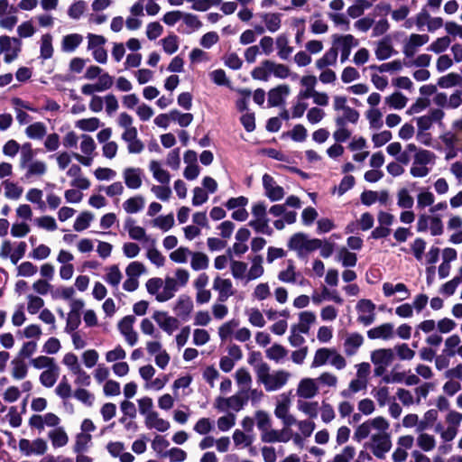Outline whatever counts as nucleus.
Returning <instances> with one entry per match:
<instances>
[{
	"label": "nucleus",
	"instance_id": "7c9ffc66",
	"mask_svg": "<svg viewBox=\"0 0 462 462\" xmlns=\"http://www.w3.org/2000/svg\"><path fill=\"white\" fill-rule=\"evenodd\" d=\"M300 85L303 87L298 93L297 98L308 99L310 98L316 92L315 87L318 83V79L313 75H305L300 78Z\"/></svg>",
	"mask_w": 462,
	"mask_h": 462
},
{
	"label": "nucleus",
	"instance_id": "bf43d9fd",
	"mask_svg": "<svg viewBox=\"0 0 462 462\" xmlns=\"http://www.w3.org/2000/svg\"><path fill=\"white\" fill-rule=\"evenodd\" d=\"M383 292L385 297H391L396 292H402L404 296L401 300H405L410 296V292L404 283L393 284L384 282L383 284Z\"/></svg>",
	"mask_w": 462,
	"mask_h": 462
},
{
	"label": "nucleus",
	"instance_id": "f257e3e1",
	"mask_svg": "<svg viewBox=\"0 0 462 462\" xmlns=\"http://www.w3.org/2000/svg\"><path fill=\"white\" fill-rule=\"evenodd\" d=\"M255 372L258 382L263 383L268 392L281 389L291 377V374L285 370L270 373V366L264 362H261L255 366Z\"/></svg>",
	"mask_w": 462,
	"mask_h": 462
},
{
	"label": "nucleus",
	"instance_id": "3c124183",
	"mask_svg": "<svg viewBox=\"0 0 462 462\" xmlns=\"http://www.w3.org/2000/svg\"><path fill=\"white\" fill-rule=\"evenodd\" d=\"M384 102L393 109L401 110L407 106L408 98L401 92H393L385 97Z\"/></svg>",
	"mask_w": 462,
	"mask_h": 462
},
{
	"label": "nucleus",
	"instance_id": "603ef678",
	"mask_svg": "<svg viewBox=\"0 0 462 462\" xmlns=\"http://www.w3.org/2000/svg\"><path fill=\"white\" fill-rule=\"evenodd\" d=\"M47 134V127L42 122H36L28 125L25 129V134L28 138L41 140Z\"/></svg>",
	"mask_w": 462,
	"mask_h": 462
},
{
	"label": "nucleus",
	"instance_id": "c03bdc74",
	"mask_svg": "<svg viewBox=\"0 0 462 462\" xmlns=\"http://www.w3.org/2000/svg\"><path fill=\"white\" fill-rule=\"evenodd\" d=\"M48 437L51 441L53 448H58L64 447L69 442V437L63 428H55L49 431Z\"/></svg>",
	"mask_w": 462,
	"mask_h": 462
},
{
	"label": "nucleus",
	"instance_id": "052dcab7",
	"mask_svg": "<svg viewBox=\"0 0 462 462\" xmlns=\"http://www.w3.org/2000/svg\"><path fill=\"white\" fill-rule=\"evenodd\" d=\"M146 257L157 267H162L164 265L165 257L155 247V240H151V245L148 246L146 250Z\"/></svg>",
	"mask_w": 462,
	"mask_h": 462
},
{
	"label": "nucleus",
	"instance_id": "20e7f679",
	"mask_svg": "<svg viewBox=\"0 0 462 462\" xmlns=\"http://www.w3.org/2000/svg\"><path fill=\"white\" fill-rule=\"evenodd\" d=\"M356 376L353 378L347 387L340 392L341 397L352 399L356 393L365 390L368 384L371 374V365L367 362H362L355 365Z\"/></svg>",
	"mask_w": 462,
	"mask_h": 462
},
{
	"label": "nucleus",
	"instance_id": "b1692460",
	"mask_svg": "<svg viewBox=\"0 0 462 462\" xmlns=\"http://www.w3.org/2000/svg\"><path fill=\"white\" fill-rule=\"evenodd\" d=\"M151 406H140V411L146 415V425L148 428L156 429L159 431H165L169 429L170 424L167 420L159 418L157 413L150 411Z\"/></svg>",
	"mask_w": 462,
	"mask_h": 462
},
{
	"label": "nucleus",
	"instance_id": "a19ab883",
	"mask_svg": "<svg viewBox=\"0 0 462 462\" xmlns=\"http://www.w3.org/2000/svg\"><path fill=\"white\" fill-rule=\"evenodd\" d=\"M337 50L331 47L321 58L315 61V66L318 69H324L330 66H334L337 64Z\"/></svg>",
	"mask_w": 462,
	"mask_h": 462
},
{
	"label": "nucleus",
	"instance_id": "a18cd8bd",
	"mask_svg": "<svg viewBox=\"0 0 462 462\" xmlns=\"http://www.w3.org/2000/svg\"><path fill=\"white\" fill-rule=\"evenodd\" d=\"M59 376L60 367L59 365H56L48 370L42 371L40 374L39 380L43 386L51 388L56 383Z\"/></svg>",
	"mask_w": 462,
	"mask_h": 462
},
{
	"label": "nucleus",
	"instance_id": "49530a36",
	"mask_svg": "<svg viewBox=\"0 0 462 462\" xmlns=\"http://www.w3.org/2000/svg\"><path fill=\"white\" fill-rule=\"evenodd\" d=\"M271 75V60H269L261 62V64L255 67L251 72V76L254 79L263 81H268Z\"/></svg>",
	"mask_w": 462,
	"mask_h": 462
},
{
	"label": "nucleus",
	"instance_id": "5701e85b",
	"mask_svg": "<svg viewBox=\"0 0 462 462\" xmlns=\"http://www.w3.org/2000/svg\"><path fill=\"white\" fill-rule=\"evenodd\" d=\"M319 393V385L313 378H303L299 382L296 395L302 399H311Z\"/></svg>",
	"mask_w": 462,
	"mask_h": 462
},
{
	"label": "nucleus",
	"instance_id": "c9c22d12",
	"mask_svg": "<svg viewBox=\"0 0 462 462\" xmlns=\"http://www.w3.org/2000/svg\"><path fill=\"white\" fill-rule=\"evenodd\" d=\"M278 280L284 283H297L298 278L300 277V273L296 271V267L292 260L287 261V267L278 273Z\"/></svg>",
	"mask_w": 462,
	"mask_h": 462
},
{
	"label": "nucleus",
	"instance_id": "9d476101",
	"mask_svg": "<svg viewBox=\"0 0 462 462\" xmlns=\"http://www.w3.org/2000/svg\"><path fill=\"white\" fill-rule=\"evenodd\" d=\"M17 23V8L8 0H0V27L11 31Z\"/></svg>",
	"mask_w": 462,
	"mask_h": 462
},
{
	"label": "nucleus",
	"instance_id": "6ab92c4d",
	"mask_svg": "<svg viewBox=\"0 0 462 462\" xmlns=\"http://www.w3.org/2000/svg\"><path fill=\"white\" fill-rule=\"evenodd\" d=\"M263 186L265 196L271 201L281 200L285 195L283 188L278 185L274 179L267 173L263 176Z\"/></svg>",
	"mask_w": 462,
	"mask_h": 462
},
{
	"label": "nucleus",
	"instance_id": "473e14b6",
	"mask_svg": "<svg viewBox=\"0 0 462 462\" xmlns=\"http://www.w3.org/2000/svg\"><path fill=\"white\" fill-rule=\"evenodd\" d=\"M360 117L359 112L349 106L346 109L337 112L335 116V125H347L348 123L356 125Z\"/></svg>",
	"mask_w": 462,
	"mask_h": 462
},
{
	"label": "nucleus",
	"instance_id": "4468645a",
	"mask_svg": "<svg viewBox=\"0 0 462 462\" xmlns=\"http://www.w3.org/2000/svg\"><path fill=\"white\" fill-rule=\"evenodd\" d=\"M153 320L159 328L168 335H172L180 327V321L177 318L171 316L166 311L156 310L152 313Z\"/></svg>",
	"mask_w": 462,
	"mask_h": 462
},
{
	"label": "nucleus",
	"instance_id": "1a4fd4ad",
	"mask_svg": "<svg viewBox=\"0 0 462 462\" xmlns=\"http://www.w3.org/2000/svg\"><path fill=\"white\" fill-rule=\"evenodd\" d=\"M358 44V40L352 34L333 35L332 47L337 50V53L340 52V60L342 63L348 60L352 49L356 47Z\"/></svg>",
	"mask_w": 462,
	"mask_h": 462
},
{
	"label": "nucleus",
	"instance_id": "0e129e2a",
	"mask_svg": "<svg viewBox=\"0 0 462 462\" xmlns=\"http://www.w3.org/2000/svg\"><path fill=\"white\" fill-rule=\"evenodd\" d=\"M190 266L194 271L205 270L208 267L209 259L201 252H191Z\"/></svg>",
	"mask_w": 462,
	"mask_h": 462
},
{
	"label": "nucleus",
	"instance_id": "39448f33",
	"mask_svg": "<svg viewBox=\"0 0 462 462\" xmlns=\"http://www.w3.org/2000/svg\"><path fill=\"white\" fill-rule=\"evenodd\" d=\"M288 247L295 251L299 256H303L321 247V240L310 239L304 233H296L289 239Z\"/></svg>",
	"mask_w": 462,
	"mask_h": 462
},
{
	"label": "nucleus",
	"instance_id": "37998d69",
	"mask_svg": "<svg viewBox=\"0 0 462 462\" xmlns=\"http://www.w3.org/2000/svg\"><path fill=\"white\" fill-rule=\"evenodd\" d=\"M105 271L106 274L104 279L106 283L111 287L117 289L123 278V274L119 267L116 264H113L106 267Z\"/></svg>",
	"mask_w": 462,
	"mask_h": 462
},
{
	"label": "nucleus",
	"instance_id": "e2e57ef3",
	"mask_svg": "<svg viewBox=\"0 0 462 462\" xmlns=\"http://www.w3.org/2000/svg\"><path fill=\"white\" fill-rule=\"evenodd\" d=\"M460 284H462V265L457 269L453 279L442 285L441 292L448 296L453 295Z\"/></svg>",
	"mask_w": 462,
	"mask_h": 462
},
{
	"label": "nucleus",
	"instance_id": "7ed1b4c3",
	"mask_svg": "<svg viewBox=\"0 0 462 462\" xmlns=\"http://www.w3.org/2000/svg\"><path fill=\"white\" fill-rule=\"evenodd\" d=\"M329 365L336 370H344L347 365L346 357L334 347L318 348L313 355L311 368H319Z\"/></svg>",
	"mask_w": 462,
	"mask_h": 462
},
{
	"label": "nucleus",
	"instance_id": "c756f323",
	"mask_svg": "<svg viewBox=\"0 0 462 462\" xmlns=\"http://www.w3.org/2000/svg\"><path fill=\"white\" fill-rule=\"evenodd\" d=\"M292 438V431L286 426V428L276 430H270L269 431L262 434V439L264 442L272 443V442H288Z\"/></svg>",
	"mask_w": 462,
	"mask_h": 462
},
{
	"label": "nucleus",
	"instance_id": "338daca9",
	"mask_svg": "<svg viewBox=\"0 0 462 462\" xmlns=\"http://www.w3.org/2000/svg\"><path fill=\"white\" fill-rule=\"evenodd\" d=\"M236 381L238 384L241 393H245L246 390H249V387L252 383V377L250 373L245 368H239L236 370Z\"/></svg>",
	"mask_w": 462,
	"mask_h": 462
},
{
	"label": "nucleus",
	"instance_id": "de8ad7c7",
	"mask_svg": "<svg viewBox=\"0 0 462 462\" xmlns=\"http://www.w3.org/2000/svg\"><path fill=\"white\" fill-rule=\"evenodd\" d=\"M336 259L340 262L344 267H354L357 262L356 254L348 251V249L344 246L337 250Z\"/></svg>",
	"mask_w": 462,
	"mask_h": 462
},
{
	"label": "nucleus",
	"instance_id": "79ce46f5",
	"mask_svg": "<svg viewBox=\"0 0 462 462\" xmlns=\"http://www.w3.org/2000/svg\"><path fill=\"white\" fill-rule=\"evenodd\" d=\"M193 301L187 295H180L174 306V310L179 316L187 317L193 310Z\"/></svg>",
	"mask_w": 462,
	"mask_h": 462
},
{
	"label": "nucleus",
	"instance_id": "aec40b11",
	"mask_svg": "<svg viewBox=\"0 0 462 462\" xmlns=\"http://www.w3.org/2000/svg\"><path fill=\"white\" fill-rule=\"evenodd\" d=\"M114 83L113 77H111L108 73H103L98 81L95 84H85L81 87V92L87 96H95L96 92H103L109 89Z\"/></svg>",
	"mask_w": 462,
	"mask_h": 462
},
{
	"label": "nucleus",
	"instance_id": "cd10ccee",
	"mask_svg": "<svg viewBox=\"0 0 462 462\" xmlns=\"http://www.w3.org/2000/svg\"><path fill=\"white\" fill-rule=\"evenodd\" d=\"M394 336V327L392 323H383L367 331L370 339L390 340Z\"/></svg>",
	"mask_w": 462,
	"mask_h": 462
},
{
	"label": "nucleus",
	"instance_id": "393cba45",
	"mask_svg": "<svg viewBox=\"0 0 462 462\" xmlns=\"http://www.w3.org/2000/svg\"><path fill=\"white\" fill-rule=\"evenodd\" d=\"M396 53L392 40L386 36L374 43V55L379 60H385Z\"/></svg>",
	"mask_w": 462,
	"mask_h": 462
},
{
	"label": "nucleus",
	"instance_id": "58836bf2",
	"mask_svg": "<svg viewBox=\"0 0 462 462\" xmlns=\"http://www.w3.org/2000/svg\"><path fill=\"white\" fill-rule=\"evenodd\" d=\"M144 205V198L141 195H136L125 200L123 208L127 214H136L143 209Z\"/></svg>",
	"mask_w": 462,
	"mask_h": 462
},
{
	"label": "nucleus",
	"instance_id": "4be33fe9",
	"mask_svg": "<svg viewBox=\"0 0 462 462\" xmlns=\"http://www.w3.org/2000/svg\"><path fill=\"white\" fill-rule=\"evenodd\" d=\"M429 41L430 37L427 34H411L403 45V54L406 57H412L416 53L417 50L426 44Z\"/></svg>",
	"mask_w": 462,
	"mask_h": 462
},
{
	"label": "nucleus",
	"instance_id": "f03ea898",
	"mask_svg": "<svg viewBox=\"0 0 462 462\" xmlns=\"http://www.w3.org/2000/svg\"><path fill=\"white\" fill-rule=\"evenodd\" d=\"M19 165L22 170H24V177L27 180L44 176L48 169L44 161L34 159V152L30 143L23 145Z\"/></svg>",
	"mask_w": 462,
	"mask_h": 462
},
{
	"label": "nucleus",
	"instance_id": "72a5a7b5",
	"mask_svg": "<svg viewBox=\"0 0 462 462\" xmlns=\"http://www.w3.org/2000/svg\"><path fill=\"white\" fill-rule=\"evenodd\" d=\"M83 42V36L79 33H69L62 37L60 49L63 52L71 53Z\"/></svg>",
	"mask_w": 462,
	"mask_h": 462
},
{
	"label": "nucleus",
	"instance_id": "a878e982",
	"mask_svg": "<svg viewBox=\"0 0 462 462\" xmlns=\"http://www.w3.org/2000/svg\"><path fill=\"white\" fill-rule=\"evenodd\" d=\"M364 337L360 333L346 334L343 344L345 355L347 356H355L364 344Z\"/></svg>",
	"mask_w": 462,
	"mask_h": 462
},
{
	"label": "nucleus",
	"instance_id": "2eb2a0df",
	"mask_svg": "<svg viewBox=\"0 0 462 462\" xmlns=\"http://www.w3.org/2000/svg\"><path fill=\"white\" fill-rule=\"evenodd\" d=\"M392 442L390 436L385 430L378 431L372 435L371 448L375 457L383 458L384 455L391 449Z\"/></svg>",
	"mask_w": 462,
	"mask_h": 462
},
{
	"label": "nucleus",
	"instance_id": "6e6d98bb",
	"mask_svg": "<svg viewBox=\"0 0 462 462\" xmlns=\"http://www.w3.org/2000/svg\"><path fill=\"white\" fill-rule=\"evenodd\" d=\"M263 257L261 255H256L253 258L251 267L248 270L246 275L247 281L258 279L263 276Z\"/></svg>",
	"mask_w": 462,
	"mask_h": 462
},
{
	"label": "nucleus",
	"instance_id": "c85d7f7f",
	"mask_svg": "<svg viewBox=\"0 0 462 462\" xmlns=\"http://www.w3.org/2000/svg\"><path fill=\"white\" fill-rule=\"evenodd\" d=\"M291 88L288 85L282 84L272 88L268 92V103L270 106H277L284 102L290 95Z\"/></svg>",
	"mask_w": 462,
	"mask_h": 462
},
{
	"label": "nucleus",
	"instance_id": "bb28decb",
	"mask_svg": "<svg viewBox=\"0 0 462 462\" xmlns=\"http://www.w3.org/2000/svg\"><path fill=\"white\" fill-rule=\"evenodd\" d=\"M124 228L127 231L128 236L133 240L148 242L149 236L143 227L137 226L135 220L132 217H127L124 223Z\"/></svg>",
	"mask_w": 462,
	"mask_h": 462
},
{
	"label": "nucleus",
	"instance_id": "774afa93",
	"mask_svg": "<svg viewBox=\"0 0 462 462\" xmlns=\"http://www.w3.org/2000/svg\"><path fill=\"white\" fill-rule=\"evenodd\" d=\"M11 374L14 379L22 380L27 375L28 367L23 359L14 358L11 362Z\"/></svg>",
	"mask_w": 462,
	"mask_h": 462
},
{
	"label": "nucleus",
	"instance_id": "13d9d810",
	"mask_svg": "<svg viewBox=\"0 0 462 462\" xmlns=\"http://www.w3.org/2000/svg\"><path fill=\"white\" fill-rule=\"evenodd\" d=\"M52 35L45 33L41 38L40 54L43 60H49L53 55Z\"/></svg>",
	"mask_w": 462,
	"mask_h": 462
},
{
	"label": "nucleus",
	"instance_id": "f3484780",
	"mask_svg": "<svg viewBox=\"0 0 462 462\" xmlns=\"http://www.w3.org/2000/svg\"><path fill=\"white\" fill-rule=\"evenodd\" d=\"M213 290L217 292V300L220 302L226 301L236 291L233 282L229 278H223L219 275L215 277L213 281Z\"/></svg>",
	"mask_w": 462,
	"mask_h": 462
},
{
	"label": "nucleus",
	"instance_id": "ddd939ff",
	"mask_svg": "<svg viewBox=\"0 0 462 462\" xmlns=\"http://www.w3.org/2000/svg\"><path fill=\"white\" fill-rule=\"evenodd\" d=\"M389 425L386 420L382 417H377L374 420H369L362 423L355 431L354 439L357 441H361L366 439L372 429L377 430L378 431L386 430Z\"/></svg>",
	"mask_w": 462,
	"mask_h": 462
},
{
	"label": "nucleus",
	"instance_id": "dca6fc26",
	"mask_svg": "<svg viewBox=\"0 0 462 462\" xmlns=\"http://www.w3.org/2000/svg\"><path fill=\"white\" fill-rule=\"evenodd\" d=\"M48 446L47 442L42 439H36L34 440H29L26 439H22L19 441V449L20 451L29 457V456H42L44 455L47 451Z\"/></svg>",
	"mask_w": 462,
	"mask_h": 462
},
{
	"label": "nucleus",
	"instance_id": "4d7b16f0",
	"mask_svg": "<svg viewBox=\"0 0 462 462\" xmlns=\"http://www.w3.org/2000/svg\"><path fill=\"white\" fill-rule=\"evenodd\" d=\"M276 45L278 49V56L283 60H288L293 51V48L289 45L288 37L283 34L279 35L276 38Z\"/></svg>",
	"mask_w": 462,
	"mask_h": 462
},
{
	"label": "nucleus",
	"instance_id": "ea45409f",
	"mask_svg": "<svg viewBox=\"0 0 462 462\" xmlns=\"http://www.w3.org/2000/svg\"><path fill=\"white\" fill-rule=\"evenodd\" d=\"M435 200L436 197L434 193L429 189L422 188L420 189L416 197L417 208L424 210L426 208H430Z\"/></svg>",
	"mask_w": 462,
	"mask_h": 462
},
{
	"label": "nucleus",
	"instance_id": "f8f14e48",
	"mask_svg": "<svg viewBox=\"0 0 462 462\" xmlns=\"http://www.w3.org/2000/svg\"><path fill=\"white\" fill-rule=\"evenodd\" d=\"M259 17L262 22L264 23L263 25L254 26L255 32L258 34L263 33L265 31L269 32L274 33L278 32L282 27V14L280 13H261L259 14Z\"/></svg>",
	"mask_w": 462,
	"mask_h": 462
},
{
	"label": "nucleus",
	"instance_id": "412c9836",
	"mask_svg": "<svg viewBox=\"0 0 462 462\" xmlns=\"http://www.w3.org/2000/svg\"><path fill=\"white\" fill-rule=\"evenodd\" d=\"M122 176L125 186L130 189H138L143 185V171L137 167H126Z\"/></svg>",
	"mask_w": 462,
	"mask_h": 462
},
{
	"label": "nucleus",
	"instance_id": "0eeeda50",
	"mask_svg": "<svg viewBox=\"0 0 462 462\" xmlns=\"http://www.w3.org/2000/svg\"><path fill=\"white\" fill-rule=\"evenodd\" d=\"M394 357V352L391 348L374 350L371 353V362L374 365V374L377 376L383 375L387 367L393 362Z\"/></svg>",
	"mask_w": 462,
	"mask_h": 462
},
{
	"label": "nucleus",
	"instance_id": "9b49d317",
	"mask_svg": "<svg viewBox=\"0 0 462 462\" xmlns=\"http://www.w3.org/2000/svg\"><path fill=\"white\" fill-rule=\"evenodd\" d=\"M375 305L370 300L362 299L356 304L357 321L364 325L369 326L375 321Z\"/></svg>",
	"mask_w": 462,
	"mask_h": 462
},
{
	"label": "nucleus",
	"instance_id": "6e6552de",
	"mask_svg": "<svg viewBox=\"0 0 462 462\" xmlns=\"http://www.w3.org/2000/svg\"><path fill=\"white\" fill-rule=\"evenodd\" d=\"M22 50V42L15 37L0 36V52L4 54V60L11 63L16 60Z\"/></svg>",
	"mask_w": 462,
	"mask_h": 462
},
{
	"label": "nucleus",
	"instance_id": "4c0bfd02",
	"mask_svg": "<svg viewBox=\"0 0 462 462\" xmlns=\"http://www.w3.org/2000/svg\"><path fill=\"white\" fill-rule=\"evenodd\" d=\"M316 314L310 310L301 311L299 314V323L293 325L298 328L301 333L308 334L310 327L316 322Z\"/></svg>",
	"mask_w": 462,
	"mask_h": 462
},
{
	"label": "nucleus",
	"instance_id": "8fccbe9b",
	"mask_svg": "<svg viewBox=\"0 0 462 462\" xmlns=\"http://www.w3.org/2000/svg\"><path fill=\"white\" fill-rule=\"evenodd\" d=\"M422 17H425L427 30L430 32L440 29L444 24V21L441 17H430L427 13H420L416 17L417 24L419 26L421 25L420 18Z\"/></svg>",
	"mask_w": 462,
	"mask_h": 462
},
{
	"label": "nucleus",
	"instance_id": "2f4dec72",
	"mask_svg": "<svg viewBox=\"0 0 462 462\" xmlns=\"http://www.w3.org/2000/svg\"><path fill=\"white\" fill-rule=\"evenodd\" d=\"M378 201L382 205H386L389 201V193L387 190L373 191L366 190L361 194V202L364 205L371 206Z\"/></svg>",
	"mask_w": 462,
	"mask_h": 462
},
{
	"label": "nucleus",
	"instance_id": "f704fd0d",
	"mask_svg": "<svg viewBox=\"0 0 462 462\" xmlns=\"http://www.w3.org/2000/svg\"><path fill=\"white\" fill-rule=\"evenodd\" d=\"M180 286L176 283V282L171 277H166L163 285L162 291L160 294H157V300L160 302H164L174 297L175 292L179 290Z\"/></svg>",
	"mask_w": 462,
	"mask_h": 462
},
{
	"label": "nucleus",
	"instance_id": "a211bd4d",
	"mask_svg": "<svg viewBox=\"0 0 462 462\" xmlns=\"http://www.w3.org/2000/svg\"><path fill=\"white\" fill-rule=\"evenodd\" d=\"M135 317L133 315H128L124 317L118 322V330L124 336L125 341L131 346H134L138 341V335L136 331L134 329V324L135 323Z\"/></svg>",
	"mask_w": 462,
	"mask_h": 462
},
{
	"label": "nucleus",
	"instance_id": "864d4df0",
	"mask_svg": "<svg viewBox=\"0 0 462 462\" xmlns=\"http://www.w3.org/2000/svg\"><path fill=\"white\" fill-rule=\"evenodd\" d=\"M266 357L276 363L282 362L288 355V350L280 344H273L265 351Z\"/></svg>",
	"mask_w": 462,
	"mask_h": 462
},
{
	"label": "nucleus",
	"instance_id": "09e8293b",
	"mask_svg": "<svg viewBox=\"0 0 462 462\" xmlns=\"http://www.w3.org/2000/svg\"><path fill=\"white\" fill-rule=\"evenodd\" d=\"M437 160V155L426 149H420V151H418L417 153L413 156V161H415L416 163L424 164L428 167L432 168Z\"/></svg>",
	"mask_w": 462,
	"mask_h": 462
},
{
	"label": "nucleus",
	"instance_id": "5fc2aeb1",
	"mask_svg": "<svg viewBox=\"0 0 462 462\" xmlns=\"http://www.w3.org/2000/svg\"><path fill=\"white\" fill-rule=\"evenodd\" d=\"M438 85L441 88H449L456 86H462V76L456 72H450L439 78L438 80Z\"/></svg>",
	"mask_w": 462,
	"mask_h": 462
},
{
	"label": "nucleus",
	"instance_id": "e433bc0d",
	"mask_svg": "<svg viewBox=\"0 0 462 462\" xmlns=\"http://www.w3.org/2000/svg\"><path fill=\"white\" fill-rule=\"evenodd\" d=\"M149 170L152 177L162 184H169L171 180V174L164 170L162 163L158 161L152 160L149 162Z\"/></svg>",
	"mask_w": 462,
	"mask_h": 462
},
{
	"label": "nucleus",
	"instance_id": "423d86ee",
	"mask_svg": "<svg viewBox=\"0 0 462 462\" xmlns=\"http://www.w3.org/2000/svg\"><path fill=\"white\" fill-rule=\"evenodd\" d=\"M79 152H73V158L81 165L89 167L97 156V144L92 136L81 134L79 141Z\"/></svg>",
	"mask_w": 462,
	"mask_h": 462
},
{
	"label": "nucleus",
	"instance_id": "69168bd1",
	"mask_svg": "<svg viewBox=\"0 0 462 462\" xmlns=\"http://www.w3.org/2000/svg\"><path fill=\"white\" fill-rule=\"evenodd\" d=\"M460 344L461 338L458 335L453 334L448 337L444 342V348L442 350L443 354L446 355L447 356H455L456 350L458 348Z\"/></svg>",
	"mask_w": 462,
	"mask_h": 462
},
{
	"label": "nucleus",
	"instance_id": "680f3d73",
	"mask_svg": "<svg viewBox=\"0 0 462 462\" xmlns=\"http://www.w3.org/2000/svg\"><path fill=\"white\" fill-rule=\"evenodd\" d=\"M365 116L372 129H380L383 126V114L378 108H369L365 111Z\"/></svg>",
	"mask_w": 462,
	"mask_h": 462
}]
</instances>
